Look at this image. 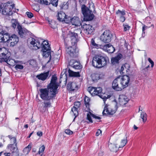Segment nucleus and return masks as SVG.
<instances>
[{
    "mask_svg": "<svg viewBox=\"0 0 156 156\" xmlns=\"http://www.w3.org/2000/svg\"><path fill=\"white\" fill-rule=\"evenodd\" d=\"M57 78L55 75H53L51 80L50 84L47 86V88H42L39 90L40 96L43 100L48 99L51 98L49 96V91L52 93L51 94L55 95L57 94V89L59 86L58 84L56 82Z\"/></svg>",
    "mask_w": 156,
    "mask_h": 156,
    "instance_id": "nucleus-1",
    "label": "nucleus"
},
{
    "mask_svg": "<svg viewBox=\"0 0 156 156\" xmlns=\"http://www.w3.org/2000/svg\"><path fill=\"white\" fill-rule=\"evenodd\" d=\"M31 44L33 45V49L37 50L40 48H42V51L46 50H51L50 46L47 41H43L40 38H32L30 42Z\"/></svg>",
    "mask_w": 156,
    "mask_h": 156,
    "instance_id": "nucleus-2",
    "label": "nucleus"
},
{
    "mask_svg": "<svg viewBox=\"0 0 156 156\" xmlns=\"http://www.w3.org/2000/svg\"><path fill=\"white\" fill-rule=\"evenodd\" d=\"M14 7V4L9 2L2 3L0 5V12L4 15H11L12 14V10Z\"/></svg>",
    "mask_w": 156,
    "mask_h": 156,
    "instance_id": "nucleus-3",
    "label": "nucleus"
},
{
    "mask_svg": "<svg viewBox=\"0 0 156 156\" xmlns=\"http://www.w3.org/2000/svg\"><path fill=\"white\" fill-rule=\"evenodd\" d=\"M88 91L90 93L92 96H98L100 98L103 99L104 102L107 99V97L105 96L102 95V88L99 87H90L87 89Z\"/></svg>",
    "mask_w": 156,
    "mask_h": 156,
    "instance_id": "nucleus-4",
    "label": "nucleus"
},
{
    "mask_svg": "<svg viewBox=\"0 0 156 156\" xmlns=\"http://www.w3.org/2000/svg\"><path fill=\"white\" fill-rule=\"evenodd\" d=\"M84 16V20L86 21H90L93 20L94 15L91 10H90L87 6H83L81 10Z\"/></svg>",
    "mask_w": 156,
    "mask_h": 156,
    "instance_id": "nucleus-5",
    "label": "nucleus"
},
{
    "mask_svg": "<svg viewBox=\"0 0 156 156\" xmlns=\"http://www.w3.org/2000/svg\"><path fill=\"white\" fill-rule=\"evenodd\" d=\"M112 35L109 30H105L101 35L100 40L105 43H108L111 41Z\"/></svg>",
    "mask_w": 156,
    "mask_h": 156,
    "instance_id": "nucleus-6",
    "label": "nucleus"
},
{
    "mask_svg": "<svg viewBox=\"0 0 156 156\" xmlns=\"http://www.w3.org/2000/svg\"><path fill=\"white\" fill-rule=\"evenodd\" d=\"M7 149H9L11 153H4V154L5 156H10V155H18V150L17 147V143L16 144H9L7 147Z\"/></svg>",
    "mask_w": 156,
    "mask_h": 156,
    "instance_id": "nucleus-7",
    "label": "nucleus"
},
{
    "mask_svg": "<svg viewBox=\"0 0 156 156\" xmlns=\"http://www.w3.org/2000/svg\"><path fill=\"white\" fill-rule=\"evenodd\" d=\"M66 54L69 55L71 57L74 58L77 56L76 51V47L75 45L68 47L67 44H66Z\"/></svg>",
    "mask_w": 156,
    "mask_h": 156,
    "instance_id": "nucleus-8",
    "label": "nucleus"
},
{
    "mask_svg": "<svg viewBox=\"0 0 156 156\" xmlns=\"http://www.w3.org/2000/svg\"><path fill=\"white\" fill-rule=\"evenodd\" d=\"M130 78V76L127 75H124L121 78L120 77V83L122 89L128 86Z\"/></svg>",
    "mask_w": 156,
    "mask_h": 156,
    "instance_id": "nucleus-9",
    "label": "nucleus"
},
{
    "mask_svg": "<svg viewBox=\"0 0 156 156\" xmlns=\"http://www.w3.org/2000/svg\"><path fill=\"white\" fill-rule=\"evenodd\" d=\"M57 19L59 21L64 22L65 23H69L70 22V20H68V18L65 13L63 12L60 11L58 12L57 16Z\"/></svg>",
    "mask_w": 156,
    "mask_h": 156,
    "instance_id": "nucleus-10",
    "label": "nucleus"
},
{
    "mask_svg": "<svg viewBox=\"0 0 156 156\" xmlns=\"http://www.w3.org/2000/svg\"><path fill=\"white\" fill-rule=\"evenodd\" d=\"M19 41L18 36L14 34H10L8 43H10V46L13 47L15 46Z\"/></svg>",
    "mask_w": 156,
    "mask_h": 156,
    "instance_id": "nucleus-11",
    "label": "nucleus"
},
{
    "mask_svg": "<svg viewBox=\"0 0 156 156\" xmlns=\"http://www.w3.org/2000/svg\"><path fill=\"white\" fill-rule=\"evenodd\" d=\"M68 36L70 38L72 45L74 46L76 44L78 41L77 34L74 32H70Z\"/></svg>",
    "mask_w": 156,
    "mask_h": 156,
    "instance_id": "nucleus-12",
    "label": "nucleus"
},
{
    "mask_svg": "<svg viewBox=\"0 0 156 156\" xmlns=\"http://www.w3.org/2000/svg\"><path fill=\"white\" fill-rule=\"evenodd\" d=\"M10 34L4 31H2L0 33V43H8Z\"/></svg>",
    "mask_w": 156,
    "mask_h": 156,
    "instance_id": "nucleus-13",
    "label": "nucleus"
},
{
    "mask_svg": "<svg viewBox=\"0 0 156 156\" xmlns=\"http://www.w3.org/2000/svg\"><path fill=\"white\" fill-rule=\"evenodd\" d=\"M17 31L20 36L22 37H25L29 31L24 27H22L21 25H18L17 27Z\"/></svg>",
    "mask_w": 156,
    "mask_h": 156,
    "instance_id": "nucleus-14",
    "label": "nucleus"
},
{
    "mask_svg": "<svg viewBox=\"0 0 156 156\" xmlns=\"http://www.w3.org/2000/svg\"><path fill=\"white\" fill-rule=\"evenodd\" d=\"M120 77H117L115 79L112 84V87L113 89L117 91H120L122 90L121 84L120 83Z\"/></svg>",
    "mask_w": 156,
    "mask_h": 156,
    "instance_id": "nucleus-15",
    "label": "nucleus"
},
{
    "mask_svg": "<svg viewBox=\"0 0 156 156\" xmlns=\"http://www.w3.org/2000/svg\"><path fill=\"white\" fill-rule=\"evenodd\" d=\"M116 110L115 109L111 108H108L106 106H105L102 112L103 115L108 116L112 115L115 113Z\"/></svg>",
    "mask_w": 156,
    "mask_h": 156,
    "instance_id": "nucleus-16",
    "label": "nucleus"
},
{
    "mask_svg": "<svg viewBox=\"0 0 156 156\" xmlns=\"http://www.w3.org/2000/svg\"><path fill=\"white\" fill-rule=\"evenodd\" d=\"M129 101L127 96L124 95H120L119 98V101L120 105L123 106L126 104Z\"/></svg>",
    "mask_w": 156,
    "mask_h": 156,
    "instance_id": "nucleus-17",
    "label": "nucleus"
},
{
    "mask_svg": "<svg viewBox=\"0 0 156 156\" xmlns=\"http://www.w3.org/2000/svg\"><path fill=\"white\" fill-rule=\"evenodd\" d=\"M82 27L85 33L88 34H91L94 30V28L90 25L84 24L82 25Z\"/></svg>",
    "mask_w": 156,
    "mask_h": 156,
    "instance_id": "nucleus-18",
    "label": "nucleus"
},
{
    "mask_svg": "<svg viewBox=\"0 0 156 156\" xmlns=\"http://www.w3.org/2000/svg\"><path fill=\"white\" fill-rule=\"evenodd\" d=\"M67 88L69 91H74L78 89V87L76 82H69L67 84Z\"/></svg>",
    "mask_w": 156,
    "mask_h": 156,
    "instance_id": "nucleus-19",
    "label": "nucleus"
},
{
    "mask_svg": "<svg viewBox=\"0 0 156 156\" xmlns=\"http://www.w3.org/2000/svg\"><path fill=\"white\" fill-rule=\"evenodd\" d=\"M99 57L100 66L101 68L107 65L108 62L109 61V59L107 57L99 55Z\"/></svg>",
    "mask_w": 156,
    "mask_h": 156,
    "instance_id": "nucleus-20",
    "label": "nucleus"
},
{
    "mask_svg": "<svg viewBox=\"0 0 156 156\" xmlns=\"http://www.w3.org/2000/svg\"><path fill=\"white\" fill-rule=\"evenodd\" d=\"M69 65L73 68L76 69H80L82 68L80 62H76L74 60H71L69 62Z\"/></svg>",
    "mask_w": 156,
    "mask_h": 156,
    "instance_id": "nucleus-21",
    "label": "nucleus"
},
{
    "mask_svg": "<svg viewBox=\"0 0 156 156\" xmlns=\"http://www.w3.org/2000/svg\"><path fill=\"white\" fill-rule=\"evenodd\" d=\"M103 50L108 53H112L115 51L114 47L110 44H107L104 45Z\"/></svg>",
    "mask_w": 156,
    "mask_h": 156,
    "instance_id": "nucleus-22",
    "label": "nucleus"
},
{
    "mask_svg": "<svg viewBox=\"0 0 156 156\" xmlns=\"http://www.w3.org/2000/svg\"><path fill=\"white\" fill-rule=\"evenodd\" d=\"M68 20H70L72 25L76 26H80L81 25L79 17H74L72 19L68 17Z\"/></svg>",
    "mask_w": 156,
    "mask_h": 156,
    "instance_id": "nucleus-23",
    "label": "nucleus"
},
{
    "mask_svg": "<svg viewBox=\"0 0 156 156\" xmlns=\"http://www.w3.org/2000/svg\"><path fill=\"white\" fill-rule=\"evenodd\" d=\"M100 63L99 55H96L94 56L92 61L93 66L96 68H101Z\"/></svg>",
    "mask_w": 156,
    "mask_h": 156,
    "instance_id": "nucleus-24",
    "label": "nucleus"
},
{
    "mask_svg": "<svg viewBox=\"0 0 156 156\" xmlns=\"http://www.w3.org/2000/svg\"><path fill=\"white\" fill-rule=\"evenodd\" d=\"M122 55L121 54H119L116 56L112 58L111 59V62L113 64L119 63V61L122 58Z\"/></svg>",
    "mask_w": 156,
    "mask_h": 156,
    "instance_id": "nucleus-25",
    "label": "nucleus"
},
{
    "mask_svg": "<svg viewBox=\"0 0 156 156\" xmlns=\"http://www.w3.org/2000/svg\"><path fill=\"white\" fill-rule=\"evenodd\" d=\"M49 74V71L41 73L37 76V78L38 79L44 81L45 80L48 76Z\"/></svg>",
    "mask_w": 156,
    "mask_h": 156,
    "instance_id": "nucleus-26",
    "label": "nucleus"
},
{
    "mask_svg": "<svg viewBox=\"0 0 156 156\" xmlns=\"http://www.w3.org/2000/svg\"><path fill=\"white\" fill-rule=\"evenodd\" d=\"M11 53L10 52L4 55L3 56L0 57V62H6L10 58Z\"/></svg>",
    "mask_w": 156,
    "mask_h": 156,
    "instance_id": "nucleus-27",
    "label": "nucleus"
},
{
    "mask_svg": "<svg viewBox=\"0 0 156 156\" xmlns=\"http://www.w3.org/2000/svg\"><path fill=\"white\" fill-rule=\"evenodd\" d=\"M51 98H48V99L44 100V101L43 102V108L45 110H48V108L51 106V103L50 102Z\"/></svg>",
    "mask_w": 156,
    "mask_h": 156,
    "instance_id": "nucleus-28",
    "label": "nucleus"
},
{
    "mask_svg": "<svg viewBox=\"0 0 156 156\" xmlns=\"http://www.w3.org/2000/svg\"><path fill=\"white\" fill-rule=\"evenodd\" d=\"M130 67L129 64H126L123 65L121 67V69L120 70V73L121 74L125 73V72H127L128 70H129Z\"/></svg>",
    "mask_w": 156,
    "mask_h": 156,
    "instance_id": "nucleus-29",
    "label": "nucleus"
},
{
    "mask_svg": "<svg viewBox=\"0 0 156 156\" xmlns=\"http://www.w3.org/2000/svg\"><path fill=\"white\" fill-rule=\"evenodd\" d=\"M108 147L110 150L112 152H116L118 150V147L116 145L111 143L108 144Z\"/></svg>",
    "mask_w": 156,
    "mask_h": 156,
    "instance_id": "nucleus-30",
    "label": "nucleus"
},
{
    "mask_svg": "<svg viewBox=\"0 0 156 156\" xmlns=\"http://www.w3.org/2000/svg\"><path fill=\"white\" fill-rule=\"evenodd\" d=\"M68 72L70 76L76 77L80 76V75L79 72H74L69 69Z\"/></svg>",
    "mask_w": 156,
    "mask_h": 156,
    "instance_id": "nucleus-31",
    "label": "nucleus"
},
{
    "mask_svg": "<svg viewBox=\"0 0 156 156\" xmlns=\"http://www.w3.org/2000/svg\"><path fill=\"white\" fill-rule=\"evenodd\" d=\"M50 50H45V51H42V55L43 57L47 58L49 56V60L48 62L50 61V60L51 58Z\"/></svg>",
    "mask_w": 156,
    "mask_h": 156,
    "instance_id": "nucleus-32",
    "label": "nucleus"
},
{
    "mask_svg": "<svg viewBox=\"0 0 156 156\" xmlns=\"http://www.w3.org/2000/svg\"><path fill=\"white\" fill-rule=\"evenodd\" d=\"M8 49L5 48L3 47L0 48V57L3 56L4 55H5L7 53L9 52Z\"/></svg>",
    "mask_w": 156,
    "mask_h": 156,
    "instance_id": "nucleus-33",
    "label": "nucleus"
},
{
    "mask_svg": "<svg viewBox=\"0 0 156 156\" xmlns=\"http://www.w3.org/2000/svg\"><path fill=\"white\" fill-rule=\"evenodd\" d=\"M91 44L92 45L93 47L97 49L98 48H101L103 49V47H104V45H99L96 44L94 41L93 39H92L91 41Z\"/></svg>",
    "mask_w": 156,
    "mask_h": 156,
    "instance_id": "nucleus-34",
    "label": "nucleus"
},
{
    "mask_svg": "<svg viewBox=\"0 0 156 156\" xmlns=\"http://www.w3.org/2000/svg\"><path fill=\"white\" fill-rule=\"evenodd\" d=\"M147 115L145 112L143 111L141 112L140 117L142 119L144 122H145L147 120Z\"/></svg>",
    "mask_w": 156,
    "mask_h": 156,
    "instance_id": "nucleus-35",
    "label": "nucleus"
},
{
    "mask_svg": "<svg viewBox=\"0 0 156 156\" xmlns=\"http://www.w3.org/2000/svg\"><path fill=\"white\" fill-rule=\"evenodd\" d=\"M18 61H15L14 60L9 58V60H8L6 62L9 65L11 66H15L16 63L18 62Z\"/></svg>",
    "mask_w": 156,
    "mask_h": 156,
    "instance_id": "nucleus-36",
    "label": "nucleus"
},
{
    "mask_svg": "<svg viewBox=\"0 0 156 156\" xmlns=\"http://www.w3.org/2000/svg\"><path fill=\"white\" fill-rule=\"evenodd\" d=\"M11 22L12 23V26L14 29L16 27H18V25H20L17 20L13 19L11 20Z\"/></svg>",
    "mask_w": 156,
    "mask_h": 156,
    "instance_id": "nucleus-37",
    "label": "nucleus"
},
{
    "mask_svg": "<svg viewBox=\"0 0 156 156\" xmlns=\"http://www.w3.org/2000/svg\"><path fill=\"white\" fill-rule=\"evenodd\" d=\"M37 2L41 5H48L50 4L48 0H37Z\"/></svg>",
    "mask_w": 156,
    "mask_h": 156,
    "instance_id": "nucleus-38",
    "label": "nucleus"
},
{
    "mask_svg": "<svg viewBox=\"0 0 156 156\" xmlns=\"http://www.w3.org/2000/svg\"><path fill=\"white\" fill-rule=\"evenodd\" d=\"M78 108H76L75 107H73L72 108V111L74 113V115H75V117L74 120L75 119V118L77 116L78 112L77 111Z\"/></svg>",
    "mask_w": 156,
    "mask_h": 156,
    "instance_id": "nucleus-39",
    "label": "nucleus"
},
{
    "mask_svg": "<svg viewBox=\"0 0 156 156\" xmlns=\"http://www.w3.org/2000/svg\"><path fill=\"white\" fill-rule=\"evenodd\" d=\"M116 14L119 16H123L125 14V11L122 10L121 11L119 9L116 12Z\"/></svg>",
    "mask_w": 156,
    "mask_h": 156,
    "instance_id": "nucleus-40",
    "label": "nucleus"
},
{
    "mask_svg": "<svg viewBox=\"0 0 156 156\" xmlns=\"http://www.w3.org/2000/svg\"><path fill=\"white\" fill-rule=\"evenodd\" d=\"M127 142V140L126 139L122 140L121 141V145L119 146V148L123 147L126 144Z\"/></svg>",
    "mask_w": 156,
    "mask_h": 156,
    "instance_id": "nucleus-41",
    "label": "nucleus"
},
{
    "mask_svg": "<svg viewBox=\"0 0 156 156\" xmlns=\"http://www.w3.org/2000/svg\"><path fill=\"white\" fill-rule=\"evenodd\" d=\"M78 1L80 4L81 5V9L82 10L83 7L86 6L85 5V4L86 3V0H78Z\"/></svg>",
    "mask_w": 156,
    "mask_h": 156,
    "instance_id": "nucleus-42",
    "label": "nucleus"
},
{
    "mask_svg": "<svg viewBox=\"0 0 156 156\" xmlns=\"http://www.w3.org/2000/svg\"><path fill=\"white\" fill-rule=\"evenodd\" d=\"M8 137L11 140V143H12V140H13V143L16 144V139L15 137H13L12 135H9L8 136Z\"/></svg>",
    "mask_w": 156,
    "mask_h": 156,
    "instance_id": "nucleus-43",
    "label": "nucleus"
},
{
    "mask_svg": "<svg viewBox=\"0 0 156 156\" xmlns=\"http://www.w3.org/2000/svg\"><path fill=\"white\" fill-rule=\"evenodd\" d=\"M29 64L32 66H35L36 64V61L34 59L29 60L28 62Z\"/></svg>",
    "mask_w": 156,
    "mask_h": 156,
    "instance_id": "nucleus-44",
    "label": "nucleus"
},
{
    "mask_svg": "<svg viewBox=\"0 0 156 156\" xmlns=\"http://www.w3.org/2000/svg\"><path fill=\"white\" fill-rule=\"evenodd\" d=\"M50 1L49 2H50V3L52 5L55 7H56L58 5V0H50V1Z\"/></svg>",
    "mask_w": 156,
    "mask_h": 156,
    "instance_id": "nucleus-45",
    "label": "nucleus"
},
{
    "mask_svg": "<svg viewBox=\"0 0 156 156\" xmlns=\"http://www.w3.org/2000/svg\"><path fill=\"white\" fill-rule=\"evenodd\" d=\"M23 66L20 65V64H17L16 65L15 68L16 70H17L18 69H22L23 68Z\"/></svg>",
    "mask_w": 156,
    "mask_h": 156,
    "instance_id": "nucleus-46",
    "label": "nucleus"
},
{
    "mask_svg": "<svg viewBox=\"0 0 156 156\" xmlns=\"http://www.w3.org/2000/svg\"><path fill=\"white\" fill-rule=\"evenodd\" d=\"M45 147L44 145H43L40 148L38 151L39 154L43 153L45 150Z\"/></svg>",
    "mask_w": 156,
    "mask_h": 156,
    "instance_id": "nucleus-47",
    "label": "nucleus"
},
{
    "mask_svg": "<svg viewBox=\"0 0 156 156\" xmlns=\"http://www.w3.org/2000/svg\"><path fill=\"white\" fill-rule=\"evenodd\" d=\"M90 99L87 97H86L84 99L85 104L86 106H87V105H89V102L90 101Z\"/></svg>",
    "mask_w": 156,
    "mask_h": 156,
    "instance_id": "nucleus-48",
    "label": "nucleus"
},
{
    "mask_svg": "<svg viewBox=\"0 0 156 156\" xmlns=\"http://www.w3.org/2000/svg\"><path fill=\"white\" fill-rule=\"evenodd\" d=\"M123 26L124 27V30L125 31L129 30L130 28V27L128 25L123 24Z\"/></svg>",
    "mask_w": 156,
    "mask_h": 156,
    "instance_id": "nucleus-49",
    "label": "nucleus"
},
{
    "mask_svg": "<svg viewBox=\"0 0 156 156\" xmlns=\"http://www.w3.org/2000/svg\"><path fill=\"white\" fill-rule=\"evenodd\" d=\"M91 113L90 112L89 113H88L87 114V119L90 122H93L92 121L91 117Z\"/></svg>",
    "mask_w": 156,
    "mask_h": 156,
    "instance_id": "nucleus-50",
    "label": "nucleus"
},
{
    "mask_svg": "<svg viewBox=\"0 0 156 156\" xmlns=\"http://www.w3.org/2000/svg\"><path fill=\"white\" fill-rule=\"evenodd\" d=\"M74 106L75 108H79L80 105V103L79 101H77L74 103Z\"/></svg>",
    "mask_w": 156,
    "mask_h": 156,
    "instance_id": "nucleus-51",
    "label": "nucleus"
},
{
    "mask_svg": "<svg viewBox=\"0 0 156 156\" xmlns=\"http://www.w3.org/2000/svg\"><path fill=\"white\" fill-rule=\"evenodd\" d=\"M65 133L69 135H71L73 133V132L69 129H67L65 130Z\"/></svg>",
    "mask_w": 156,
    "mask_h": 156,
    "instance_id": "nucleus-52",
    "label": "nucleus"
},
{
    "mask_svg": "<svg viewBox=\"0 0 156 156\" xmlns=\"http://www.w3.org/2000/svg\"><path fill=\"white\" fill-rule=\"evenodd\" d=\"M26 14L27 15V16L29 18H31L33 16V14L31 12H27L26 13Z\"/></svg>",
    "mask_w": 156,
    "mask_h": 156,
    "instance_id": "nucleus-53",
    "label": "nucleus"
},
{
    "mask_svg": "<svg viewBox=\"0 0 156 156\" xmlns=\"http://www.w3.org/2000/svg\"><path fill=\"white\" fill-rule=\"evenodd\" d=\"M148 60L149 61V62L151 64V67L153 68L154 66V62L150 58H148Z\"/></svg>",
    "mask_w": 156,
    "mask_h": 156,
    "instance_id": "nucleus-54",
    "label": "nucleus"
},
{
    "mask_svg": "<svg viewBox=\"0 0 156 156\" xmlns=\"http://www.w3.org/2000/svg\"><path fill=\"white\" fill-rule=\"evenodd\" d=\"M32 8L34 10L37 12H38L40 10L39 7H37L36 6H33Z\"/></svg>",
    "mask_w": 156,
    "mask_h": 156,
    "instance_id": "nucleus-55",
    "label": "nucleus"
},
{
    "mask_svg": "<svg viewBox=\"0 0 156 156\" xmlns=\"http://www.w3.org/2000/svg\"><path fill=\"white\" fill-rule=\"evenodd\" d=\"M101 133H102V131L100 129H98L96 133V134H95L96 136H99V135L100 134H101Z\"/></svg>",
    "mask_w": 156,
    "mask_h": 156,
    "instance_id": "nucleus-56",
    "label": "nucleus"
},
{
    "mask_svg": "<svg viewBox=\"0 0 156 156\" xmlns=\"http://www.w3.org/2000/svg\"><path fill=\"white\" fill-rule=\"evenodd\" d=\"M31 148V147L30 145H29L28 146L26 147L24 149V150H27L28 151H30Z\"/></svg>",
    "mask_w": 156,
    "mask_h": 156,
    "instance_id": "nucleus-57",
    "label": "nucleus"
},
{
    "mask_svg": "<svg viewBox=\"0 0 156 156\" xmlns=\"http://www.w3.org/2000/svg\"><path fill=\"white\" fill-rule=\"evenodd\" d=\"M91 116L94 118L95 119H99V120H100L101 119V118L99 117V116H97L95 115H94V114H91Z\"/></svg>",
    "mask_w": 156,
    "mask_h": 156,
    "instance_id": "nucleus-58",
    "label": "nucleus"
},
{
    "mask_svg": "<svg viewBox=\"0 0 156 156\" xmlns=\"http://www.w3.org/2000/svg\"><path fill=\"white\" fill-rule=\"evenodd\" d=\"M120 20L122 22H123L125 21V18L123 16H121L120 17Z\"/></svg>",
    "mask_w": 156,
    "mask_h": 156,
    "instance_id": "nucleus-59",
    "label": "nucleus"
},
{
    "mask_svg": "<svg viewBox=\"0 0 156 156\" xmlns=\"http://www.w3.org/2000/svg\"><path fill=\"white\" fill-rule=\"evenodd\" d=\"M37 134L38 136H41L42 135V133L41 131H38L37 133Z\"/></svg>",
    "mask_w": 156,
    "mask_h": 156,
    "instance_id": "nucleus-60",
    "label": "nucleus"
},
{
    "mask_svg": "<svg viewBox=\"0 0 156 156\" xmlns=\"http://www.w3.org/2000/svg\"><path fill=\"white\" fill-rule=\"evenodd\" d=\"M2 116V115L1 114H0V122H2L3 120L4 119L3 117Z\"/></svg>",
    "mask_w": 156,
    "mask_h": 156,
    "instance_id": "nucleus-61",
    "label": "nucleus"
},
{
    "mask_svg": "<svg viewBox=\"0 0 156 156\" xmlns=\"http://www.w3.org/2000/svg\"><path fill=\"white\" fill-rule=\"evenodd\" d=\"M55 23L54 22H51L50 23V27L53 28H55V27L52 26V25Z\"/></svg>",
    "mask_w": 156,
    "mask_h": 156,
    "instance_id": "nucleus-62",
    "label": "nucleus"
},
{
    "mask_svg": "<svg viewBox=\"0 0 156 156\" xmlns=\"http://www.w3.org/2000/svg\"><path fill=\"white\" fill-rule=\"evenodd\" d=\"M145 26L144 25V26H143L142 28V31L143 32V34H145V30L146 29L145 28Z\"/></svg>",
    "mask_w": 156,
    "mask_h": 156,
    "instance_id": "nucleus-63",
    "label": "nucleus"
},
{
    "mask_svg": "<svg viewBox=\"0 0 156 156\" xmlns=\"http://www.w3.org/2000/svg\"><path fill=\"white\" fill-rule=\"evenodd\" d=\"M150 67V66L149 65L148 66H147L143 70V71L145 70L146 69H147L148 68H149Z\"/></svg>",
    "mask_w": 156,
    "mask_h": 156,
    "instance_id": "nucleus-64",
    "label": "nucleus"
}]
</instances>
